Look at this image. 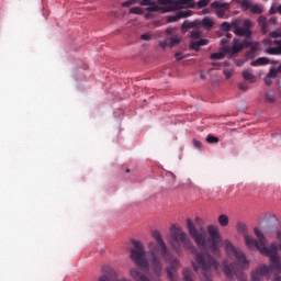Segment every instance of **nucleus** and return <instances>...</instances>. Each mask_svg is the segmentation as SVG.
I'll return each instance as SVG.
<instances>
[{
    "mask_svg": "<svg viewBox=\"0 0 281 281\" xmlns=\"http://www.w3.org/2000/svg\"><path fill=\"white\" fill-rule=\"evenodd\" d=\"M142 41H153V35L150 33H145L140 35Z\"/></svg>",
    "mask_w": 281,
    "mask_h": 281,
    "instance_id": "obj_34",
    "label": "nucleus"
},
{
    "mask_svg": "<svg viewBox=\"0 0 281 281\" xmlns=\"http://www.w3.org/2000/svg\"><path fill=\"white\" fill-rule=\"evenodd\" d=\"M175 58H176L177 60H183V53H176V54H175Z\"/></svg>",
    "mask_w": 281,
    "mask_h": 281,
    "instance_id": "obj_41",
    "label": "nucleus"
},
{
    "mask_svg": "<svg viewBox=\"0 0 281 281\" xmlns=\"http://www.w3.org/2000/svg\"><path fill=\"white\" fill-rule=\"evenodd\" d=\"M147 12H159V7H157V4H155V2L151 1V5H149L147 9Z\"/></svg>",
    "mask_w": 281,
    "mask_h": 281,
    "instance_id": "obj_30",
    "label": "nucleus"
},
{
    "mask_svg": "<svg viewBox=\"0 0 281 281\" xmlns=\"http://www.w3.org/2000/svg\"><path fill=\"white\" fill-rule=\"evenodd\" d=\"M182 276L183 281H194V272H192L189 268L183 269Z\"/></svg>",
    "mask_w": 281,
    "mask_h": 281,
    "instance_id": "obj_18",
    "label": "nucleus"
},
{
    "mask_svg": "<svg viewBox=\"0 0 281 281\" xmlns=\"http://www.w3.org/2000/svg\"><path fill=\"white\" fill-rule=\"evenodd\" d=\"M173 32H175V29H172V27L166 29V34H168L169 36H171V34H173Z\"/></svg>",
    "mask_w": 281,
    "mask_h": 281,
    "instance_id": "obj_44",
    "label": "nucleus"
},
{
    "mask_svg": "<svg viewBox=\"0 0 281 281\" xmlns=\"http://www.w3.org/2000/svg\"><path fill=\"white\" fill-rule=\"evenodd\" d=\"M170 233L171 247L176 249L177 254H181V247L182 249H189L191 254H194V261H192L193 271L201 273V281H212L214 271L221 269V262L210 252H196V247H194L190 237L181 229V226L171 225Z\"/></svg>",
    "mask_w": 281,
    "mask_h": 281,
    "instance_id": "obj_2",
    "label": "nucleus"
},
{
    "mask_svg": "<svg viewBox=\"0 0 281 281\" xmlns=\"http://www.w3.org/2000/svg\"><path fill=\"white\" fill-rule=\"evenodd\" d=\"M196 5H198L199 10H201L203 8H207L210 5V0H200L196 2Z\"/></svg>",
    "mask_w": 281,
    "mask_h": 281,
    "instance_id": "obj_28",
    "label": "nucleus"
},
{
    "mask_svg": "<svg viewBox=\"0 0 281 281\" xmlns=\"http://www.w3.org/2000/svg\"><path fill=\"white\" fill-rule=\"evenodd\" d=\"M81 69H83L85 71H87V69H89V66L83 64V67H81Z\"/></svg>",
    "mask_w": 281,
    "mask_h": 281,
    "instance_id": "obj_48",
    "label": "nucleus"
},
{
    "mask_svg": "<svg viewBox=\"0 0 281 281\" xmlns=\"http://www.w3.org/2000/svg\"><path fill=\"white\" fill-rule=\"evenodd\" d=\"M238 89L240 91H248L249 87L247 86V83L241 82V83L238 85Z\"/></svg>",
    "mask_w": 281,
    "mask_h": 281,
    "instance_id": "obj_38",
    "label": "nucleus"
},
{
    "mask_svg": "<svg viewBox=\"0 0 281 281\" xmlns=\"http://www.w3.org/2000/svg\"><path fill=\"white\" fill-rule=\"evenodd\" d=\"M273 271H276V269L271 268V263L270 266L261 265L252 271L251 281H262V278H267V280H269Z\"/></svg>",
    "mask_w": 281,
    "mask_h": 281,
    "instance_id": "obj_8",
    "label": "nucleus"
},
{
    "mask_svg": "<svg viewBox=\"0 0 281 281\" xmlns=\"http://www.w3.org/2000/svg\"><path fill=\"white\" fill-rule=\"evenodd\" d=\"M226 49V54L229 56H235V54H240L243 49H245V41L239 43L238 40H234L233 46H224Z\"/></svg>",
    "mask_w": 281,
    "mask_h": 281,
    "instance_id": "obj_11",
    "label": "nucleus"
},
{
    "mask_svg": "<svg viewBox=\"0 0 281 281\" xmlns=\"http://www.w3.org/2000/svg\"><path fill=\"white\" fill-rule=\"evenodd\" d=\"M266 52L270 54V56H281V44L279 47H269Z\"/></svg>",
    "mask_w": 281,
    "mask_h": 281,
    "instance_id": "obj_20",
    "label": "nucleus"
},
{
    "mask_svg": "<svg viewBox=\"0 0 281 281\" xmlns=\"http://www.w3.org/2000/svg\"><path fill=\"white\" fill-rule=\"evenodd\" d=\"M237 232H239V234H247V225L243 222L237 223Z\"/></svg>",
    "mask_w": 281,
    "mask_h": 281,
    "instance_id": "obj_26",
    "label": "nucleus"
},
{
    "mask_svg": "<svg viewBox=\"0 0 281 281\" xmlns=\"http://www.w3.org/2000/svg\"><path fill=\"white\" fill-rule=\"evenodd\" d=\"M227 56V49L224 47L220 48V52L211 54V60H222Z\"/></svg>",
    "mask_w": 281,
    "mask_h": 281,
    "instance_id": "obj_14",
    "label": "nucleus"
},
{
    "mask_svg": "<svg viewBox=\"0 0 281 281\" xmlns=\"http://www.w3.org/2000/svg\"><path fill=\"white\" fill-rule=\"evenodd\" d=\"M272 273H276L272 281H281V277L279 276L280 273L272 271Z\"/></svg>",
    "mask_w": 281,
    "mask_h": 281,
    "instance_id": "obj_42",
    "label": "nucleus"
},
{
    "mask_svg": "<svg viewBox=\"0 0 281 281\" xmlns=\"http://www.w3.org/2000/svg\"><path fill=\"white\" fill-rule=\"evenodd\" d=\"M270 71H277L274 68H271Z\"/></svg>",
    "mask_w": 281,
    "mask_h": 281,
    "instance_id": "obj_53",
    "label": "nucleus"
},
{
    "mask_svg": "<svg viewBox=\"0 0 281 281\" xmlns=\"http://www.w3.org/2000/svg\"><path fill=\"white\" fill-rule=\"evenodd\" d=\"M250 12L252 14H262V12H265V8H262V5L255 4L251 7Z\"/></svg>",
    "mask_w": 281,
    "mask_h": 281,
    "instance_id": "obj_25",
    "label": "nucleus"
},
{
    "mask_svg": "<svg viewBox=\"0 0 281 281\" xmlns=\"http://www.w3.org/2000/svg\"><path fill=\"white\" fill-rule=\"evenodd\" d=\"M277 11L281 14V4L277 8Z\"/></svg>",
    "mask_w": 281,
    "mask_h": 281,
    "instance_id": "obj_50",
    "label": "nucleus"
},
{
    "mask_svg": "<svg viewBox=\"0 0 281 281\" xmlns=\"http://www.w3.org/2000/svg\"><path fill=\"white\" fill-rule=\"evenodd\" d=\"M226 38H232V33H227Z\"/></svg>",
    "mask_w": 281,
    "mask_h": 281,
    "instance_id": "obj_51",
    "label": "nucleus"
},
{
    "mask_svg": "<svg viewBox=\"0 0 281 281\" xmlns=\"http://www.w3.org/2000/svg\"><path fill=\"white\" fill-rule=\"evenodd\" d=\"M217 223L221 227H227V225H229V216H227V214H221L217 217Z\"/></svg>",
    "mask_w": 281,
    "mask_h": 281,
    "instance_id": "obj_17",
    "label": "nucleus"
},
{
    "mask_svg": "<svg viewBox=\"0 0 281 281\" xmlns=\"http://www.w3.org/2000/svg\"><path fill=\"white\" fill-rule=\"evenodd\" d=\"M191 236L195 240V243L199 247H206L205 235L203 233H199V231H198V232L193 233Z\"/></svg>",
    "mask_w": 281,
    "mask_h": 281,
    "instance_id": "obj_13",
    "label": "nucleus"
},
{
    "mask_svg": "<svg viewBox=\"0 0 281 281\" xmlns=\"http://www.w3.org/2000/svg\"><path fill=\"white\" fill-rule=\"evenodd\" d=\"M151 237L155 241H150L148 244L149 247V260L146 257V248L144 247V244L137 239L132 240V245L134 248L130 250V258L136 267L139 268H132L130 270V276L134 281H162L161 276L164 273V263L161 262V258L169 265V267L166 268L167 276L170 281H179V278L177 277V270L181 269V262L179 259L175 258L170 255V251L168 250V247L166 246V241H164V237L161 236V233L159 231H153ZM161 258L157 254H159ZM148 272L153 271L154 277L150 274H146L142 271Z\"/></svg>",
    "mask_w": 281,
    "mask_h": 281,
    "instance_id": "obj_1",
    "label": "nucleus"
},
{
    "mask_svg": "<svg viewBox=\"0 0 281 281\" xmlns=\"http://www.w3.org/2000/svg\"><path fill=\"white\" fill-rule=\"evenodd\" d=\"M266 100H267V102L273 103V102H276V97H273V94L267 93Z\"/></svg>",
    "mask_w": 281,
    "mask_h": 281,
    "instance_id": "obj_37",
    "label": "nucleus"
},
{
    "mask_svg": "<svg viewBox=\"0 0 281 281\" xmlns=\"http://www.w3.org/2000/svg\"><path fill=\"white\" fill-rule=\"evenodd\" d=\"M244 45L246 48H250L246 54L247 60H254L256 56H258V47L260 46V43L258 42H250L249 40L244 41Z\"/></svg>",
    "mask_w": 281,
    "mask_h": 281,
    "instance_id": "obj_10",
    "label": "nucleus"
},
{
    "mask_svg": "<svg viewBox=\"0 0 281 281\" xmlns=\"http://www.w3.org/2000/svg\"><path fill=\"white\" fill-rule=\"evenodd\" d=\"M159 5H162L161 12H175L182 8H195L194 0H158Z\"/></svg>",
    "mask_w": 281,
    "mask_h": 281,
    "instance_id": "obj_6",
    "label": "nucleus"
},
{
    "mask_svg": "<svg viewBox=\"0 0 281 281\" xmlns=\"http://www.w3.org/2000/svg\"><path fill=\"white\" fill-rule=\"evenodd\" d=\"M158 45L160 48L166 49V47H170V42H169V40H165L162 42H159Z\"/></svg>",
    "mask_w": 281,
    "mask_h": 281,
    "instance_id": "obj_33",
    "label": "nucleus"
},
{
    "mask_svg": "<svg viewBox=\"0 0 281 281\" xmlns=\"http://www.w3.org/2000/svg\"><path fill=\"white\" fill-rule=\"evenodd\" d=\"M278 12V8L271 7L269 14H276Z\"/></svg>",
    "mask_w": 281,
    "mask_h": 281,
    "instance_id": "obj_45",
    "label": "nucleus"
},
{
    "mask_svg": "<svg viewBox=\"0 0 281 281\" xmlns=\"http://www.w3.org/2000/svg\"><path fill=\"white\" fill-rule=\"evenodd\" d=\"M135 4V0H127L122 3L123 8H131V5Z\"/></svg>",
    "mask_w": 281,
    "mask_h": 281,
    "instance_id": "obj_36",
    "label": "nucleus"
},
{
    "mask_svg": "<svg viewBox=\"0 0 281 281\" xmlns=\"http://www.w3.org/2000/svg\"><path fill=\"white\" fill-rule=\"evenodd\" d=\"M193 146L194 148H198V150H201V142L196 140V139H193Z\"/></svg>",
    "mask_w": 281,
    "mask_h": 281,
    "instance_id": "obj_40",
    "label": "nucleus"
},
{
    "mask_svg": "<svg viewBox=\"0 0 281 281\" xmlns=\"http://www.w3.org/2000/svg\"><path fill=\"white\" fill-rule=\"evenodd\" d=\"M203 32H201V30L195 29L193 31H191L190 34V43H189V47L190 49H193V52H199V49H201V47H205V45H210V40H205L202 38Z\"/></svg>",
    "mask_w": 281,
    "mask_h": 281,
    "instance_id": "obj_7",
    "label": "nucleus"
},
{
    "mask_svg": "<svg viewBox=\"0 0 281 281\" xmlns=\"http://www.w3.org/2000/svg\"><path fill=\"white\" fill-rule=\"evenodd\" d=\"M243 78L247 82H250V83L256 82V76H254V74H251V71H244L243 72Z\"/></svg>",
    "mask_w": 281,
    "mask_h": 281,
    "instance_id": "obj_21",
    "label": "nucleus"
},
{
    "mask_svg": "<svg viewBox=\"0 0 281 281\" xmlns=\"http://www.w3.org/2000/svg\"><path fill=\"white\" fill-rule=\"evenodd\" d=\"M241 8L243 10H249V8H251V0H243Z\"/></svg>",
    "mask_w": 281,
    "mask_h": 281,
    "instance_id": "obj_31",
    "label": "nucleus"
},
{
    "mask_svg": "<svg viewBox=\"0 0 281 281\" xmlns=\"http://www.w3.org/2000/svg\"><path fill=\"white\" fill-rule=\"evenodd\" d=\"M233 74L234 72H232V71H225L224 76H225L226 80H229V78H232Z\"/></svg>",
    "mask_w": 281,
    "mask_h": 281,
    "instance_id": "obj_43",
    "label": "nucleus"
},
{
    "mask_svg": "<svg viewBox=\"0 0 281 281\" xmlns=\"http://www.w3.org/2000/svg\"><path fill=\"white\" fill-rule=\"evenodd\" d=\"M277 19L276 18H271L270 20H269V23H271L272 25H276V23H277Z\"/></svg>",
    "mask_w": 281,
    "mask_h": 281,
    "instance_id": "obj_46",
    "label": "nucleus"
},
{
    "mask_svg": "<svg viewBox=\"0 0 281 281\" xmlns=\"http://www.w3.org/2000/svg\"><path fill=\"white\" fill-rule=\"evenodd\" d=\"M221 43H222V45H227L228 41H227V38H222Z\"/></svg>",
    "mask_w": 281,
    "mask_h": 281,
    "instance_id": "obj_47",
    "label": "nucleus"
},
{
    "mask_svg": "<svg viewBox=\"0 0 281 281\" xmlns=\"http://www.w3.org/2000/svg\"><path fill=\"white\" fill-rule=\"evenodd\" d=\"M200 77H201L202 80H205V72H202V74L200 75Z\"/></svg>",
    "mask_w": 281,
    "mask_h": 281,
    "instance_id": "obj_49",
    "label": "nucleus"
},
{
    "mask_svg": "<svg viewBox=\"0 0 281 281\" xmlns=\"http://www.w3.org/2000/svg\"><path fill=\"white\" fill-rule=\"evenodd\" d=\"M195 221H201V218L198 217V218H195Z\"/></svg>",
    "mask_w": 281,
    "mask_h": 281,
    "instance_id": "obj_55",
    "label": "nucleus"
},
{
    "mask_svg": "<svg viewBox=\"0 0 281 281\" xmlns=\"http://www.w3.org/2000/svg\"><path fill=\"white\" fill-rule=\"evenodd\" d=\"M272 78H278V71H270L269 74H268V76L265 78V82H266V85L269 87L270 85H271V79Z\"/></svg>",
    "mask_w": 281,
    "mask_h": 281,
    "instance_id": "obj_24",
    "label": "nucleus"
},
{
    "mask_svg": "<svg viewBox=\"0 0 281 281\" xmlns=\"http://www.w3.org/2000/svg\"><path fill=\"white\" fill-rule=\"evenodd\" d=\"M207 233L211 238L210 250L216 258H221V245H223L226 256L228 258H235V263H228L227 260L223 261L224 276L226 278H233L236 276L238 281H247V276L243 273V270L249 269V260L245 256V252L236 248L229 239H222L218 227L214 225L207 226Z\"/></svg>",
    "mask_w": 281,
    "mask_h": 281,
    "instance_id": "obj_3",
    "label": "nucleus"
},
{
    "mask_svg": "<svg viewBox=\"0 0 281 281\" xmlns=\"http://www.w3.org/2000/svg\"><path fill=\"white\" fill-rule=\"evenodd\" d=\"M254 232L257 239L251 237L249 233H245L244 240L246 246L251 250L258 249L262 256H267V254H269V247H267V237L262 232H260V229H258V227H255Z\"/></svg>",
    "mask_w": 281,
    "mask_h": 281,
    "instance_id": "obj_5",
    "label": "nucleus"
},
{
    "mask_svg": "<svg viewBox=\"0 0 281 281\" xmlns=\"http://www.w3.org/2000/svg\"><path fill=\"white\" fill-rule=\"evenodd\" d=\"M251 65L254 67H259L260 65H269V58L259 57L257 60L252 61Z\"/></svg>",
    "mask_w": 281,
    "mask_h": 281,
    "instance_id": "obj_22",
    "label": "nucleus"
},
{
    "mask_svg": "<svg viewBox=\"0 0 281 281\" xmlns=\"http://www.w3.org/2000/svg\"><path fill=\"white\" fill-rule=\"evenodd\" d=\"M191 13L190 11H178L175 15H170L167 18L168 23H175L179 21V19H188Z\"/></svg>",
    "mask_w": 281,
    "mask_h": 281,
    "instance_id": "obj_12",
    "label": "nucleus"
},
{
    "mask_svg": "<svg viewBox=\"0 0 281 281\" xmlns=\"http://www.w3.org/2000/svg\"><path fill=\"white\" fill-rule=\"evenodd\" d=\"M187 229L189 231L190 236H192L193 234H196V232H199L196 229V226H194V222L190 218L187 220Z\"/></svg>",
    "mask_w": 281,
    "mask_h": 281,
    "instance_id": "obj_19",
    "label": "nucleus"
},
{
    "mask_svg": "<svg viewBox=\"0 0 281 281\" xmlns=\"http://www.w3.org/2000/svg\"><path fill=\"white\" fill-rule=\"evenodd\" d=\"M126 172H131V169H126Z\"/></svg>",
    "mask_w": 281,
    "mask_h": 281,
    "instance_id": "obj_54",
    "label": "nucleus"
},
{
    "mask_svg": "<svg viewBox=\"0 0 281 281\" xmlns=\"http://www.w3.org/2000/svg\"><path fill=\"white\" fill-rule=\"evenodd\" d=\"M201 25L204 27V30H212V27H214V20H212L210 16H206L202 19Z\"/></svg>",
    "mask_w": 281,
    "mask_h": 281,
    "instance_id": "obj_16",
    "label": "nucleus"
},
{
    "mask_svg": "<svg viewBox=\"0 0 281 281\" xmlns=\"http://www.w3.org/2000/svg\"><path fill=\"white\" fill-rule=\"evenodd\" d=\"M130 14H144V11L139 7H133L130 9Z\"/></svg>",
    "mask_w": 281,
    "mask_h": 281,
    "instance_id": "obj_29",
    "label": "nucleus"
},
{
    "mask_svg": "<svg viewBox=\"0 0 281 281\" xmlns=\"http://www.w3.org/2000/svg\"><path fill=\"white\" fill-rule=\"evenodd\" d=\"M206 142H207L209 144H218V137L209 135V136L206 137Z\"/></svg>",
    "mask_w": 281,
    "mask_h": 281,
    "instance_id": "obj_32",
    "label": "nucleus"
},
{
    "mask_svg": "<svg viewBox=\"0 0 281 281\" xmlns=\"http://www.w3.org/2000/svg\"><path fill=\"white\" fill-rule=\"evenodd\" d=\"M139 5H153V0H138Z\"/></svg>",
    "mask_w": 281,
    "mask_h": 281,
    "instance_id": "obj_35",
    "label": "nucleus"
},
{
    "mask_svg": "<svg viewBox=\"0 0 281 281\" xmlns=\"http://www.w3.org/2000/svg\"><path fill=\"white\" fill-rule=\"evenodd\" d=\"M181 43V37L173 35L169 38V47H176V45H179Z\"/></svg>",
    "mask_w": 281,
    "mask_h": 281,
    "instance_id": "obj_23",
    "label": "nucleus"
},
{
    "mask_svg": "<svg viewBox=\"0 0 281 281\" xmlns=\"http://www.w3.org/2000/svg\"><path fill=\"white\" fill-rule=\"evenodd\" d=\"M234 29V34L236 36H245V38H251V20H233L232 23L223 22L220 26L222 32H229V30Z\"/></svg>",
    "mask_w": 281,
    "mask_h": 281,
    "instance_id": "obj_4",
    "label": "nucleus"
},
{
    "mask_svg": "<svg viewBox=\"0 0 281 281\" xmlns=\"http://www.w3.org/2000/svg\"><path fill=\"white\" fill-rule=\"evenodd\" d=\"M277 71H281V64L278 66Z\"/></svg>",
    "mask_w": 281,
    "mask_h": 281,
    "instance_id": "obj_52",
    "label": "nucleus"
},
{
    "mask_svg": "<svg viewBox=\"0 0 281 281\" xmlns=\"http://www.w3.org/2000/svg\"><path fill=\"white\" fill-rule=\"evenodd\" d=\"M232 8V3L223 2V1H214L211 3V9L214 10V14H216L217 19H227V11Z\"/></svg>",
    "mask_w": 281,
    "mask_h": 281,
    "instance_id": "obj_9",
    "label": "nucleus"
},
{
    "mask_svg": "<svg viewBox=\"0 0 281 281\" xmlns=\"http://www.w3.org/2000/svg\"><path fill=\"white\" fill-rule=\"evenodd\" d=\"M258 24L260 25L261 30H267V18L260 15L258 19Z\"/></svg>",
    "mask_w": 281,
    "mask_h": 281,
    "instance_id": "obj_27",
    "label": "nucleus"
},
{
    "mask_svg": "<svg viewBox=\"0 0 281 281\" xmlns=\"http://www.w3.org/2000/svg\"><path fill=\"white\" fill-rule=\"evenodd\" d=\"M190 27H192V23H190L188 21L183 22L182 30H190Z\"/></svg>",
    "mask_w": 281,
    "mask_h": 281,
    "instance_id": "obj_39",
    "label": "nucleus"
},
{
    "mask_svg": "<svg viewBox=\"0 0 281 281\" xmlns=\"http://www.w3.org/2000/svg\"><path fill=\"white\" fill-rule=\"evenodd\" d=\"M265 234L268 238H277V240H281V229L273 233V228H266Z\"/></svg>",
    "mask_w": 281,
    "mask_h": 281,
    "instance_id": "obj_15",
    "label": "nucleus"
}]
</instances>
